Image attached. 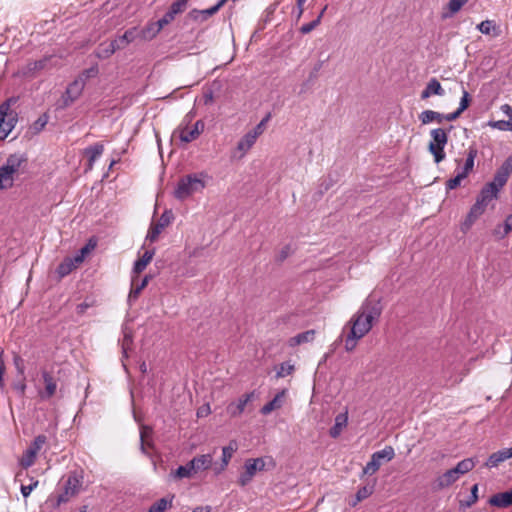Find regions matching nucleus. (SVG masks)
Returning a JSON list of instances; mask_svg holds the SVG:
<instances>
[{"label": "nucleus", "mask_w": 512, "mask_h": 512, "mask_svg": "<svg viewBox=\"0 0 512 512\" xmlns=\"http://www.w3.org/2000/svg\"><path fill=\"white\" fill-rule=\"evenodd\" d=\"M381 313L380 301L369 296L346 325L350 326V332L345 338L346 351H352L356 347L357 341L371 330L373 323L378 320Z\"/></svg>", "instance_id": "obj_1"}, {"label": "nucleus", "mask_w": 512, "mask_h": 512, "mask_svg": "<svg viewBox=\"0 0 512 512\" xmlns=\"http://www.w3.org/2000/svg\"><path fill=\"white\" fill-rule=\"evenodd\" d=\"M512 173V155H510L496 171L493 181L487 183L480 191L479 195L486 201L491 202L497 199L500 189L507 183Z\"/></svg>", "instance_id": "obj_2"}, {"label": "nucleus", "mask_w": 512, "mask_h": 512, "mask_svg": "<svg viewBox=\"0 0 512 512\" xmlns=\"http://www.w3.org/2000/svg\"><path fill=\"white\" fill-rule=\"evenodd\" d=\"M512 173V155H510L496 171L493 181L487 183L480 191L479 195L486 201L491 202L497 199L500 189L507 183Z\"/></svg>", "instance_id": "obj_3"}, {"label": "nucleus", "mask_w": 512, "mask_h": 512, "mask_svg": "<svg viewBox=\"0 0 512 512\" xmlns=\"http://www.w3.org/2000/svg\"><path fill=\"white\" fill-rule=\"evenodd\" d=\"M205 188L204 174L192 173L182 176L174 190V197L185 200L194 193L201 192Z\"/></svg>", "instance_id": "obj_4"}, {"label": "nucleus", "mask_w": 512, "mask_h": 512, "mask_svg": "<svg viewBox=\"0 0 512 512\" xmlns=\"http://www.w3.org/2000/svg\"><path fill=\"white\" fill-rule=\"evenodd\" d=\"M19 97L12 96L0 104V140H5L18 122V112L12 109Z\"/></svg>", "instance_id": "obj_5"}, {"label": "nucleus", "mask_w": 512, "mask_h": 512, "mask_svg": "<svg viewBox=\"0 0 512 512\" xmlns=\"http://www.w3.org/2000/svg\"><path fill=\"white\" fill-rule=\"evenodd\" d=\"M27 162L24 154L15 153L9 155L4 165L0 167V184L4 189H9L14 183V174Z\"/></svg>", "instance_id": "obj_6"}, {"label": "nucleus", "mask_w": 512, "mask_h": 512, "mask_svg": "<svg viewBox=\"0 0 512 512\" xmlns=\"http://www.w3.org/2000/svg\"><path fill=\"white\" fill-rule=\"evenodd\" d=\"M453 126L449 128H435L430 131L431 141L428 144V150L433 155L435 163H440L446 157L444 148L448 143V133L451 131Z\"/></svg>", "instance_id": "obj_7"}, {"label": "nucleus", "mask_w": 512, "mask_h": 512, "mask_svg": "<svg viewBox=\"0 0 512 512\" xmlns=\"http://www.w3.org/2000/svg\"><path fill=\"white\" fill-rule=\"evenodd\" d=\"M395 456V451L392 446H385L384 449L376 451L371 455L370 461L363 468V473L373 475L382 465V461L389 462Z\"/></svg>", "instance_id": "obj_8"}, {"label": "nucleus", "mask_w": 512, "mask_h": 512, "mask_svg": "<svg viewBox=\"0 0 512 512\" xmlns=\"http://www.w3.org/2000/svg\"><path fill=\"white\" fill-rule=\"evenodd\" d=\"M80 485L81 483L75 474L69 475L64 484V491L55 498L53 507L57 508L61 504L68 502L71 497L78 493ZM48 501L52 502L54 498L50 497Z\"/></svg>", "instance_id": "obj_9"}, {"label": "nucleus", "mask_w": 512, "mask_h": 512, "mask_svg": "<svg viewBox=\"0 0 512 512\" xmlns=\"http://www.w3.org/2000/svg\"><path fill=\"white\" fill-rule=\"evenodd\" d=\"M85 87V79L82 76L71 82L61 97V108L71 106L82 94Z\"/></svg>", "instance_id": "obj_10"}, {"label": "nucleus", "mask_w": 512, "mask_h": 512, "mask_svg": "<svg viewBox=\"0 0 512 512\" xmlns=\"http://www.w3.org/2000/svg\"><path fill=\"white\" fill-rule=\"evenodd\" d=\"M172 219H173L172 212L165 211L160 216L158 222L156 224L151 225L146 238L148 240H150L151 242L156 241L158 236L162 232V230L171 223Z\"/></svg>", "instance_id": "obj_11"}, {"label": "nucleus", "mask_w": 512, "mask_h": 512, "mask_svg": "<svg viewBox=\"0 0 512 512\" xmlns=\"http://www.w3.org/2000/svg\"><path fill=\"white\" fill-rule=\"evenodd\" d=\"M178 130L180 132V134H179L180 140L185 143H189V142H192L193 140L197 139L200 136V134L203 132L204 122L202 120L196 121V123L194 124L192 129H189L188 126L181 125L178 128Z\"/></svg>", "instance_id": "obj_12"}, {"label": "nucleus", "mask_w": 512, "mask_h": 512, "mask_svg": "<svg viewBox=\"0 0 512 512\" xmlns=\"http://www.w3.org/2000/svg\"><path fill=\"white\" fill-rule=\"evenodd\" d=\"M459 479V476L457 472L454 471V469H449L442 475L438 476L433 482H432V490L433 491H440L445 488H448L452 484H454Z\"/></svg>", "instance_id": "obj_13"}, {"label": "nucleus", "mask_w": 512, "mask_h": 512, "mask_svg": "<svg viewBox=\"0 0 512 512\" xmlns=\"http://www.w3.org/2000/svg\"><path fill=\"white\" fill-rule=\"evenodd\" d=\"M225 5V0H219L216 5L211 8L198 10L193 9L188 13V17L195 21H205L209 17L216 14Z\"/></svg>", "instance_id": "obj_14"}, {"label": "nucleus", "mask_w": 512, "mask_h": 512, "mask_svg": "<svg viewBox=\"0 0 512 512\" xmlns=\"http://www.w3.org/2000/svg\"><path fill=\"white\" fill-rule=\"evenodd\" d=\"M445 90L437 78H431L425 89L421 92V99L426 100L433 95L443 96Z\"/></svg>", "instance_id": "obj_15"}, {"label": "nucleus", "mask_w": 512, "mask_h": 512, "mask_svg": "<svg viewBox=\"0 0 512 512\" xmlns=\"http://www.w3.org/2000/svg\"><path fill=\"white\" fill-rule=\"evenodd\" d=\"M236 449L237 446L235 442H231L228 446L222 448V463L219 466L214 467L216 475L222 473L226 469Z\"/></svg>", "instance_id": "obj_16"}, {"label": "nucleus", "mask_w": 512, "mask_h": 512, "mask_svg": "<svg viewBox=\"0 0 512 512\" xmlns=\"http://www.w3.org/2000/svg\"><path fill=\"white\" fill-rule=\"evenodd\" d=\"M191 468H193L194 473H197L202 470H207L212 466L213 457L211 454H203L194 457L189 461Z\"/></svg>", "instance_id": "obj_17"}, {"label": "nucleus", "mask_w": 512, "mask_h": 512, "mask_svg": "<svg viewBox=\"0 0 512 512\" xmlns=\"http://www.w3.org/2000/svg\"><path fill=\"white\" fill-rule=\"evenodd\" d=\"M512 457V447L506 448L503 450H499L495 453H492L487 462L485 463L486 467L493 468L497 467L501 462Z\"/></svg>", "instance_id": "obj_18"}, {"label": "nucleus", "mask_w": 512, "mask_h": 512, "mask_svg": "<svg viewBox=\"0 0 512 512\" xmlns=\"http://www.w3.org/2000/svg\"><path fill=\"white\" fill-rule=\"evenodd\" d=\"M484 213L483 209L476 204H473L470 211L468 212L465 220L461 224V231L466 233L475 221Z\"/></svg>", "instance_id": "obj_19"}, {"label": "nucleus", "mask_w": 512, "mask_h": 512, "mask_svg": "<svg viewBox=\"0 0 512 512\" xmlns=\"http://www.w3.org/2000/svg\"><path fill=\"white\" fill-rule=\"evenodd\" d=\"M136 28H130L124 32L123 35L118 36L114 40H112L117 50L125 49L130 43H132L136 38Z\"/></svg>", "instance_id": "obj_20"}, {"label": "nucleus", "mask_w": 512, "mask_h": 512, "mask_svg": "<svg viewBox=\"0 0 512 512\" xmlns=\"http://www.w3.org/2000/svg\"><path fill=\"white\" fill-rule=\"evenodd\" d=\"M286 395V389H283L282 391L278 392L276 394V396L271 400L269 401L268 403H266L260 410V412L263 414V415H268L270 414L272 411L276 410V409H279L282 407V404H283V398L285 397Z\"/></svg>", "instance_id": "obj_21"}, {"label": "nucleus", "mask_w": 512, "mask_h": 512, "mask_svg": "<svg viewBox=\"0 0 512 512\" xmlns=\"http://www.w3.org/2000/svg\"><path fill=\"white\" fill-rule=\"evenodd\" d=\"M254 398V392H250L247 394H244L242 397L239 398L238 403L234 405L228 406V411L232 416H239L243 413L245 406L249 401H251Z\"/></svg>", "instance_id": "obj_22"}, {"label": "nucleus", "mask_w": 512, "mask_h": 512, "mask_svg": "<svg viewBox=\"0 0 512 512\" xmlns=\"http://www.w3.org/2000/svg\"><path fill=\"white\" fill-rule=\"evenodd\" d=\"M256 472L257 471H256L255 466H253L250 463V461L246 460L245 463H244V471L240 474L237 483L241 487H245L246 485H248L252 481V479L255 476Z\"/></svg>", "instance_id": "obj_23"}, {"label": "nucleus", "mask_w": 512, "mask_h": 512, "mask_svg": "<svg viewBox=\"0 0 512 512\" xmlns=\"http://www.w3.org/2000/svg\"><path fill=\"white\" fill-rule=\"evenodd\" d=\"M80 264L75 262L74 257H66L57 267L56 272L60 278L69 275Z\"/></svg>", "instance_id": "obj_24"}, {"label": "nucleus", "mask_w": 512, "mask_h": 512, "mask_svg": "<svg viewBox=\"0 0 512 512\" xmlns=\"http://www.w3.org/2000/svg\"><path fill=\"white\" fill-rule=\"evenodd\" d=\"M42 376L45 384V392L41 394V397L43 399H48L55 394L57 384L54 377L50 373L43 372Z\"/></svg>", "instance_id": "obj_25"}, {"label": "nucleus", "mask_w": 512, "mask_h": 512, "mask_svg": "<svg viewBox=\"0 0 512 512\" xmlns=\"http://www.w3.org/2000/svg\"><path fill=\"white\" fill-rule=\"evenodd\" d=\"M259 136L252 130L246 133L238 142L237 149L245 154L256 142Z\"/></svg>", "instance_id": "obj_26"}, {"label": "nucleus", "mask_w": 512, "mask_h": 512, "mask_svg": "<svg viewBox=\"0 0 512 512\" xmlns=\"http://www.w3.org/2000/svg\"><path fill=\"white\" fill-rule=\"evenodd\" d=\"M347 421L348 417L346 413L338 414L335 418L334 425L329 430V435L332 438H337L341 434L343 428L346 427Z\"/></svg>", "instance_id": "obj_27"}, {"label": "nucleus", "mask_w": 512, "mask_h": 512, "mask_svg": "<svg viewBox=\"0 0 512 512\" xmlns=\"http://www.w3.org/2000/svg\"><path fill=\"white\" fill-rule=\"evenodd\" d=\"M174 497V495H169L157 500L150 506L147 512H165L172 507Z\"/></svg>", "instance_id": "obj_28"}, {"label": "nucleus", "mask_w": 512, "mask_h": 512, "mask_svg": "<svg viewBox=\"0 0 512 512\" xmlns=\"http://www.w3.org/2000/svg\"><path fill=\"white\" fill-rule=\"evenodd\" d=\"M315 334L316 332L313 329L299 333L296 336L290 338L289 345L294 347L303 343L312 342L315 338Z\"/></svg>", "instance_id": "obj_29"}, {"label": "nucleus", "mask_w": 512, "mask_h": 512, "mask_svg": "<svg viewBox=\"0 0 512 512\" xmlns=\"http://www.w3.org/2000/svg\"><path fill=\"white\" fill-rule=\"evenodd\" d=\"M116 51H118V50L116 49V47L112 41L103 42L96 49L95 55L99 59H107L111 55H113Z\"/></svg>", "instance_id": "obj_30"}, {"label": "nucleus", "mask_w": 512, "mask_h": 512, "mask_svg": "<svg viewBox=\"0 0 512 512\" xmlns=\"http://www.w3.org/2000/svg\"><path fill=\"white\" fill-rule=\"evenodd\" d=\"M419 120L423 125L429 124L433 121L437 123L443 122V113L433 111V110H425L420 113Z\"/></svg>", "instance_id": "obj_31"}, {"label": "nucleus", "mask_w": 512, "mask_h": 512, "mask_svg": "<svg viewBox=\"0 0 512 512\" xmlns=\"http://www.w3.org/2000/svg\"><path fill=\"white\" fill-rule=\"evenodd\" d=\"M478 150L475 146H470L467 150V157L465 164L462 168L461 173H463L465 176H468L469 173L473 170L474 167V161L477 157Z\"/></svg>", "instance_id": "obj_32"}, {"label": "nucleus", "mask_w": 512, "mask_h": 512, "mask_svg": "<svg viewBox=\"0 0 512 512\" xmlns=\"http://www.w3.org/2000/svg\"><path fill=\"white\" fill-rule=\"evenodd\" d=\"M469 0H450L447 4V12L442 13L443 19L451 18L454 14L459 12L461 8L468 2Z\"/></svg>", "instance_id": "obj_33"}, {"label": "nucleus", "mask_w": 512, "mask_h": 512, "mask_svg": "<svg viewBox=\"0 0 512 512\" xmlns=\"http://www.w3.org/2000/svg\"><path fill=\"white\" fill-rule=\"evenodd\" d=\"M104 147L102 144H95L85 149V154L88 156V168L91 169L94 161L103 153Z\"/></svg>", "instance_id": "obj_34"}, {"label": "nucleus", "mask_w": 512, "mask_h": 512, "mask_svg": "<svg viewBox=\"0 0 512 512\" xmlns=\"http://www.w3.org/2000/svg\"><path fill=\"white\" fill-rule=\"evenodd\" d=\"M51 59V56H46L40 60L29 63L27 65L28 72H37L44 69H48L50 67Z\"/></svg>", "instance_id": "obj_35"}, {"label": "nucleus", "mask_w": 512, "mask_h": 512, "mask_svg": "<svg viewBox=\"0 0 512 512\" xmlns=\"http://www.w3.org/2000/svg\"><path fill=\"white\" fill-rule=\"evenodd\" d=\"M475 466V461L473 458H466L462 461L458 462L456 467H454V471L457 472L458 476L466 474L471 471Z\"/></svg>", "instance_id": "obj_36"}, {"label": "nucleus", "mask_w": 512, "mask_h": 512, "mask_svg": "<svg viewBox=\"0 0 512 512\" xmlns=\"http://www.w3.org/2000/svg\"><path fill=\"white\" fill-rule=\"evenodd\" d=\"M152 435V429L150 427L144 426L141 428L140 431V440H141V451L144 454L148 455V452L146 451V447H152L153 444L148 439L151 438Z\"/></svg>", "instance_id": "obj_37"}, {"label": "nucleus", "mask_w": 512, "mask_h": 512, "mask_svg": "<svg viewBox=\"0 0 512 512\" xmlns=\"http://www.w3.org/2000/svg\"><path fill=\"white\" fill-rule=\"evenodd\" d=\"M247 460L250 461V463L253 466H255L256 471H263L267 464L270 465L272 468L275 466V462L271 457H266V458L260 457V458H255V459L251 458V459H247Z\"/></svg>", "instance_id": "obj_38"}, {"label": "nucleus", "mask_w": 512, "mask_h": 512, "mask_svg": "<svg viewBox=\"0 0 512 512\" xmlns=\"http://www.w3.org/2000/svg\"><path fill=\"white\" fill-rule=\"evenodd\" d=\"M146 286L145 280H140V282L135 283V277H132V288L129 293V301H135Z\"/></svg>", "instance_id": "obj_39"}, {"label": "nucleus", "mask_w": 512, "mask_h": 512, "mask_svg": "<svg viewBox=\"0 0 512 512\" xmlns=\"http://www.w3.org/2000/svg\"><path fill=\"white\" fill-rule=\"evenodd\" d=\"M95 246L96 243L92 242V240H89V242L74 256L75 262L81 264L84 261L86 255L90 253L95 248Z\"/></svg>", "instance_id": "obj_40"}, {"label": "nucleus", "mask_w": 512, "mask_h": 512, "mask_svg": "<svg viewBox=\"0 0 512 512\" xmlns=\"http://www.w3.org/2000/svg\"><path fill=\"white\" fill-rule=\"evenodd\" d=\"M194 473L193 468L190 466V462H188L186 465L179 466L174 472L173 476L178 479L182 478H189Z\"/></svg>", "instance_id": "obj_41"}, {"label": "nucleus", "mask_w": 512, "mask_h": 512, "mask_svg": "<svg viewBox=\"0 0 512 512\" xmlns=\"http://www.w3.org/2000/svg\"><path fill=\"white\" fill-rule=\"evenodd\" d=\"M175 19V16L168 10L165 15L159 19L156 23L153 24V26H156V30L153 33V36H155L160 30L171 23Z\"/></svg>", "instance_id": "obj_42"}, {"label": "nucleus", "mask_w": 512, "mask_h": 512, "mask_svg": "<svg viewBox=\"0 0 512 512\" xmlns=\"http://www.w3.org/2000/svg\"><path fill=\"white\" fill-rule=\"evenodd\" d=\"M373 486H363L356 493V499L350 504L355 506L358 502L368 498L373 493Z\"/></svg>", "instance_id": "obj_43"}, {"label": "nucleus", "mask_w": 512, "mask_h": 512, "mask_svg": "<svg viewBox=\"0 0 512 512\" xmlns=\"http://www.w3.org/2000/svg\"><path fill=\"white\" fill-rule=\"evenodd\" d=\"M133 337L130 332H124V336L121 342L123 358L128 357V351L132 349Z\"/></svg>", "instance_id": "obj_44"}, {"label": "nucleus", "mask_w": 512, "mask_h": 512, "mask_svg": "<svg viewBox=\"0 0 512 512\" xmlns=\"http://www.w3.org/2000/svg\"><path fill=\"white\" fill-rule=\"evenodd\" d=\"M478 500V485L475 484L471 488V495L467 500L460 501L461 508H468L475 504Z\"/></svg>", "instance_id": "obj_45"}, {"label": "nucleus", "mask_w": 512, "mask_h": 512, "mask_svg": "<svg viewBox=\"0 0 512 512\" xmlns=\"http://www.w3.org/2000/svg\"><path fill=\"white\" fill-rule=\"evenodd\" d=\"M294 365L289 362H283L280 364L279 368L276 371L277 378H283L288 375H291L294 372Z\"/></svg>", "instance_id": "obj_46"}, {"label": "nucleus", "mask_w": 512, "mask_h": 512, "mask_svg": "<svg viewBox=\"0 0 512 512\" xmlns=\"http://www.w3.org/2000/svg\"><path fill=\"white\" fill-rule=\"evenodd\" d=\"M489 125L501 131H512V118L508 120L491 121Z\"/></svg>", "instance_id": "obj_47"}, {"label": "nucleus", "mask_w": 512, "mask_h": 512, "mask_svg": "<svg viewBox=\"0 0 512 512\" xmlns=\"http://www.w3.org/2000/svg\"><path fill=\"white\" fill-rule=\"evenodd\" d=\"M467 176H465L463 173L459 172L454 178L449 179L446 182V189L447 190H453L456 189L458 186H460L461 181L465 179Z\"/></svg>", "instance_id": "obj_48"}, {"label": "nucleus", "mask_w": 512, "mask_h": 512, "mask_svg": "<svg viewBox=\"0 0 512 512\" xmlns=\"http://www.w3.org/2000/svg\"><path fill=\"white\" fill-rule=\"evenodd\" d=\"M187 7V3L184 0H177L173 2L168 9L175 17L182 13Z\"/></svg>", "instance_id": "obj_49"}, {"label": "nucleus", "mask_w": 512, "mask_h": 512, "mask_svg": "<svg viewBox=\"0 0 512 512\" xmlns=\"http://www.w3.org/2000/svg\"><path fill=\"white\" fill-rule=\"evenodd\" d=\"M36 454L34 451H31L30 448L25 452V455L21 459V465L24 468H28L34 464Z\"/></svg>", "instance_id": "obj_50"}, {"label": "nucleus", "mask_w": 512, "mask_h": 512, "mask_svg": "<svg viewBox=\"0 0 512 512\" xmlns=\"http://www.w3.org/2000/svg\"><path fill=\"white\" fill-rule=\"evenodd\" d=\"M49 116L44 113L39 116V118L33 123L32 128L35 133H39L48 123Z\"/></svg>", "instance_id": "obj_51"}, {"label": "nucleus", "mask_w": 512, "mask_h": 512, "mask_svg": "<svg viewBox=\"0 0 512 512\" xmlns=\"http://www.w3.org/2000/svg\"><path fill=\"white\" fill-rule=\"evenodd\" d=\"M46 436L45 435H38L32 445L30 446V450L34 451L35 453H38V451L42 448V446L46 443Z\"/></svg>", "instance_id": "obj_52"}, {"label": "nucleus", "mask_w": 512, "mask_h": 512, "mask_svg": "<svg viewBox=\"0 0 512 512\" xmlns=\"http://www.w3.org/2000/svg\"><path fill=\"white\" fill-rule=\"evenodd\" d=\"M470 102H471L470 94L466 90H463V95L460 99L458 110L461 113H463L469 107Z\"/></svg>", "instance_id": "obj_53"}, {"label": "nucleus", "mask_w": 512, "mask_h": 512, "mask_svg": "<svg viewBox=\"0 0 512 512\" xmlns=\"http://www.w3.org/2000/svg\"><path fill=\"white\" fill-rule=\"evenodd\" d=\"M319 24H320V17H317L315 20H313L309 23L303 24L300 28V32L302 34H308L311 31H313Z\"/></svg>", "instance_id": "obj_54"}, {"label": "nucleus", "mask_w": 512, "mask_h": 512, "mask_svg": "<svg viewBox=\"0 0 512 512\" xmlns=\"http://www.w3.org/2000/svg\"><path fill=\"white\" fill-rule=\"evenodd\" d=\"M494 28L493 21L485 20L477 25V29L483 34H490L491 29Z\"/></svg>", "instance_id": "obj_55"}, {"label": "nucleus", "mask_w": 512, "mask_h": 512, "mask_svg": "<svg viewBox=\"0 0 512 512\" xmlns=\"http://www.w3.org/2000/svg\"><path fill=\"white\" fill-rule=\"evenodd\" d=\"M271 117V114L268 113L261 121L259 124H257L253 129L252 131L254 133H256L258 136H260L264 130H265V126H266V123L269 121Z\"/></svg>", "instance_id": "obj_56"}, {"label": "nucleus", "mask_w": 512, "mask_h": 512, "mask_svg": "<svg viewBox=\"0 0 512 512\" xmlns=\"http://www.w3.org/2000/svg\"><path fill=\"white\" fill-rule=\"evenodd\" d=\"M510 232H506V225L504 224L503 226L501 225H498L494 230H493V235L501 240V239H504Z\"/></svg>", "instance_id": "obj_57"}, {"label": "nucleus", "mask_w": 512, "mask_h": 512, "mask_svg": "<svg viewBox=\"0 0 512 512\" xmlns=\"http://www.w3.org/2000/svg\"><path fill=\"white\" fill-rule=\"evenodd\" d=\"M154 254H155L154 249L146 250L138 260H140L141 262L148 265L152 261Z\"/></svg>", "instance_id": "obj_58"}, {"label": "nucleus", "mask_w": 512, "mask_h": 512, "mask_svg": "<svg viewBox=\"0 0 512 512\" xmlns=\"http://www.w3.org/2000/svg\"><path fill=\"white\" fill-rule=\"evenodd\" d=\"M37 485H38V481H35L33 484H30V485H22L21 493H22L23 497L27 498Z\"/></svg>", "instance_id": "obj_59"}, {"label": "nucleus", "mask_w": 512, "mask_h": 512, "mask_svg": "<svg viewBox=\"0 0 512 512\" xmlns=\"http://www.w3.org/2000/svg\"><path fill=\"white\" fill-rule=\"evenodd\" d=\"M462 113L457 109L456 111L448 114H443V121L452 122L460 117Z\"/></svg>", "instance_id": "obj_60"}, {"label": "nucleus", "mask_w": 512, "mask_h": 512, "mask_svg": "<svg viewBox=\"0 0 512 512\" xmlns=\"http://www.w3.org/2000/svg\"><path fill=\"white\" fill-rule=\"evenodd\" d=\"M146 267L147 265L145 263L141 262L140 260H137L134 263L133 273L139 275L141 272L145 270Z\"/></svg>", "instance_id": "obj_61"}, {"label": "nucleus", "mask_w": 512, "mask_h": 512, "mask_svg": "<svg viewBox=\"0 0 512 512\" xmlns=\"http://www.w3.org/2000/svg\"><path fill=\"white\" fill-rule=\"evenodd\" d=\"M97 73H98V68L91 67L89 69L84 70L81 76L86 80L87 78L96 76Z\"/></svg>", "instance_id": "obj_62"}, {"label": "nucleus", "mask_w": 512, "mask_h": 512, "mask_svg": "<svg viewBox=\"0 0 512 512\" xmlns=\"http://www.w3.org/2000/svg\"><path fill=\"white\" fill-rule=\"evenodd\" d=\"M290 255V247L285 246L279 253L278 260L284 261Z\"/></svg>", "instance_id": "obj_63"}, {"label": "nucleus", "mask_w": 512, "mask_h": 512, "mask_svg": "<svg viewBox=\"0 0 512 512\" xmlns=\"http://www.w3.org/2000/svg\"><path fill=\"white\" fill-rule=\"evenodd\" d=\"M213 99H214L213 92L211 90H209L203 94V101H204L205 105L211 104L213 102Z\"/></svg>", "instance_id": "obj_64"}]
</instances>
